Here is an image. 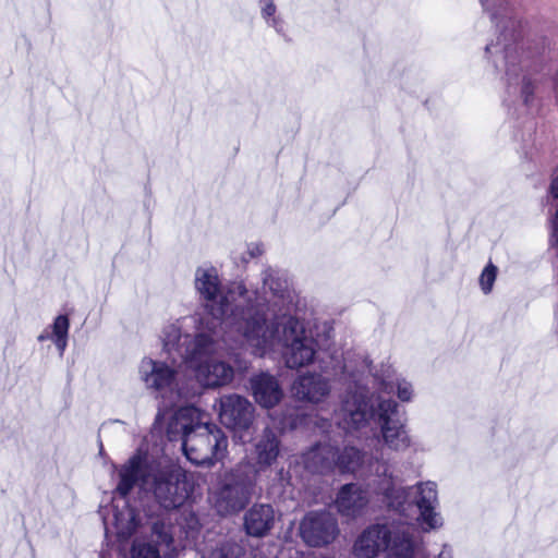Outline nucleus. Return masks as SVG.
<instances>
[{
  "instance_id": "obj_22",
  "label": "nucleus",
  "mask_w": 558,
  "mask_h": 558,
  "mask_svg": "<svg viewBox=\"0 0 558 558\" xmlns=\"http://www.w3.org/2000/svg\"><path fill=\"white\" fill-rule=\"evenodd\" d=\"M251 384L256 402L264 408L275 407L283 396L277 379L269 374L255 376Z\"/></svg>"
},
{
  "instance_id": "obj_1",
  "label": "nucleus",
  "mask_w": 558,
  "mask_h": 558,
  "mask_svg": "<svg viewBox=\"0 0 558 558\" xmlns=\"http://www.w3.org/2000/svg\"><path fill=\"white\" fill-rule=\"evenodd\" d=\"M264 283L269 289V296L243 316L245 322L239 326L241 337L238 341L260 357L282 353L289 368L311 365L317 344L296 317L298 295L290 288L287 276L268 268Z\"/></svg>"
},
{
  "instance_id": "obj_12",
  "label": "nucleus",
  "mask_w": 558,
  "mask_h": 558,
  "mask_svg": "<svg viewBox=\"0 0 558 558\" xmlns=\"http://www.w3.org/2000/svg\"><path fill=\"white\" fill-rule=\"evenodd\" d=\"M215 407L221 424L232 429L235 436L244 441V434L254 418L253 404L244 397L231 393L221 396Z\"/></svg>"
},
{
  "instance_id": "obj_11",
  "label": "nucleus",
  "mask_w": 558,
  "mask_h": 558,
  "mask_svg": "<svg viewBox=\"0 0 558 558\" xmlns=\"http://www.w3.org/2000/svg\"><path fill=\"white\" fill-rule=\"evenodd\" d=\"M383 475L380 476L377 489L381 493L387 500L388 507L403 512L404 505L409 498L417 509H423L432 506H439L437 485L434 482H420L410 487H396L393 478L387 473V468L381 465Z\"/></svg>"
},
{
  "instance_id": "obj_24",
  "label": "nucleus",
  "mask_w": 558,
  "mask_h": 558,
  "mask_svg": "<svg viewBox=\"0 0 558 558\" xmlns=\"http://www.w3.org/2000/svg\"><path fill=\"white\" fill-rule=\"evenodd\" d=\"M70 319L66 315H58L37 337L39 342L50 340L62 356L68 347Z\"/></svg>"
},
{
  "instance_id": "obj_16",
  "label": "nucleus",
  "mask_w": 558,
  "mask_h": 558,
  "mask_svg": "<svg viewBox=\"0 0 558 558\" xmlns=\"http://www.w3.org/2000/svg\"><path fill=\"white\" fill-rule=\"evenodd\" d=\"M368 504V490L356 483L341 486L335 499V507L338 513L351 520L362 517Z\"/></svg>"
},
{
  "instance_id": "obj_27",
  "label": "nucleus",
  "mask_w": 558,
  "mask_h": 558,
  "mask_svg": "<svg viewBox=\"0 0 558 558\" xmlns=\"http://www.w3.org/2000/svg\"><path fill=\"white\" fill-rule=\"evenodd\" d=\"M260 15L265 23L280 32L282 28V21L277 14V5L274 0H260L259 1Z\"/></svg>"
},
{
  "instance_id": "obj_33",
  "label": "nucleus",
  "mask_w": 558,
  "mask_h": 558,
  "mask_svg": "<svg viewBox=\"0 0 558 558\" xmlns=\"http://www.w3.org/2000/svg\"><path fill=\"white\" fill-rule=\"evenodd\" d=\"M436 558H453L452 549L448 545H444Z\"/></svg>"
},
{
  "instance_id": "obj_7",
  "label": "nucleus",
  "mask_w": 558,
  "mask_h": 558,
  "mask_svg": "<svg viewBox=\"0 0 558 558\" xmlns=\"http://www.w3.org/2000/svg\"><path fill=\"white\" fill-rule=\"evenodd\" d=\"M184 369L186 368L183 363L177 366L166 361L144 357L138 365V377L148 390L175 404L195 395Z\"/></svg>"
},
{
  "instance_id": "obj_18",
  "label": "nucleus",
  "mask_w": 558,
  "mask_h": 558,
  "mask_svg": "<svg viewBox=\"0 0 558 558\" xmlns=\"http://www.w3.org/2000/svg\"><path fill=\"white\" fill-rule=\"evenodd\" d=\"M292 391L299 400L318 404L329 397L331 384L318 373H306L295 379Z\"/></svg>"
},
{
  "instance_id": "obj_5",
  "label": "nucleus",
  "mask_w": 558,
  "mask_h": 558,
  "mask_svg": "<svg viewBox=\"0 0 558 558\" xmlns=\"http://www.w3.org/2000/svg\"><path fill=\"white\" fill-rule=\"evenodd\" d=\"M206 415L193 405L180 407L168 425V436L181 435L183 451L195 465L210 466L221 460L228 440L220 428L205 421Z\"/></svg>"
},
{
  "instance_id": "obj_19",
  "label": "nucleus",
  "mask_w": 558,
  "mask_h": 558,
  "mask_svg": "<svg viewBox=\"0 0 558 558\" xmlns=\"http://www.w3.org/2000/svg\"><path fill=\"white\" fill-rule=\"evenodd\" d=\"M375 381L378 388L387 393L395 392L402 402H410L413 399L414 390L411 383L397 376L390 365H381L380 369L374 373Z\"/></svg>"
},
{
  "instance_id": "obj_2",
  "label": "nucleus",
  "mask_w": 558,
  "mask_h": 558,
  "mask_svg": "<svg viewBox=\"0 0 558 558\" xmlns=\"http://www.w3.org/2000/svg\"><path fill=\"white\" fill-rule=\"evenodd\" d=\"M135 485L153 492L157 501L166 509L182 506L190 495V485L180 470L148 465L144 456L134 454L119 470L117 492L120 497L113 499L110 509L101 507L100 510L106 532L108 533L112 526L117 536L122 539L130 537L141 522L125 499Z\"/></svg>"
},
{
  "instance_id": "obj_4",
  "label": "nucleus",
  "mask_w": 558,
  "mask_h": 558,
  "mask_svg": "<svg viewBox=\"0 0 558 558\" xmlns=\"http://www.w3.org/2000/svg\"><path fill=\"white\" fill-rule=\"evenodd\" d=\"M266 270L263 272L265 276ZM194 286L209 314L221 320L228 340L238 341L241 337L240 325H244L243 316L247 311L257 308L258 303H265L269 289L263 282V294L250 291L242 282L232 283L227 291L221 286L218 271L213 266H201L194 275Z\"/></svg>"
},
{
  "instance_id": "obj_13",
  "label": "nucleus",
  "mask_w": 558,
  "mask_h": 558,
  "mask_svg": "<svg viewBox=\"0 0 558 558\" xmlns=\"http://www.w3.org/2000/svg\"><path fill=\"white\" fill-rule=\"evenodd\" d=\"M338 534L337 519L328 511L308 512L300 523V535L312 547L329 545Z\"/></svg>"
},
{
  "instance_id": "obj_14",
  "label": "nucleus",
  "mask_w": 558,
  "mask_h": 558,
  "mask_svg": "<svg viewBox=\"0 0 558 558\" xmlns=\"http://www.w3.org/2000/svg\"><path fill=\"white\" fill-rule=\"evenodd\" d=\"M175 551L170 529L156 522L149 537H136L133 541L131 558H173Z\"/></svg>"
},
{
  "instance_id": "obj_20",
  "label": "nucleus",
  "mask_w": 558,
  "mask_h": 558,
  "mask_svg": "<svg viewBox=\"0 0 558 558\" xmlns=\"http://www.w3.org/2000/svg\"><path fill=\"white\" fill-rule=\"evenodd\" d=\"M279 454V440L277 435L266 427L260 436L256 438L254 445L253 459L254 465H251L256 473L270 466Z\"/></svg>"
},
{
  "instance_id": "obj_15",
  "label": "nucleus",
  "mask_w": 558,
  "mask_h": 558,
  "mask_svg": "<svg viewBox=\"0 0 558 558\" xmlns=\"http://www.w3.org/2000/svg\"><path fill=\"white\" fill-rule=\"evenodd\" d=\"M386 558H428L408 524H390Z\"/></svg>"
},
{
  "instance_id": "obj_26",
  "label": "nucleus",
  "mask_w": 558,
  "mask_h": 558,
  "mask_svg": "<svg viewBox=\"0 0 558 558\" xmlns=\"http://www.w3.org/2000/svg\"><path fill=\"white\" fill-rule=\"evenodd\" d=\"M361 461L362 453L354 447H348L340 454L336 452L333 466H338L341 472H354L360 468Z\"/></svg>"
},
{
  "instance_id": "obj_32",
  "label": "nucleus",
  "mask_w": 558,
  "mask_h": 558,
  "mask_svg": "<svg viewBox=\"0 0 558 558\" xmlns=\"http://www.w3.org/2000/svg\"><path fill=\"white\" fill-rule=\"evenodd\" d=\"M247 254L251 258L263 254V246L259 243H251L247 245Z\"/></svg>"
},
{
  "instance_id": "obj_31",
  "label": "nucleus",
  "mask_w": 558,
  "mask_h": 558,
  "mask_svg": "<svg viewBox=\"0 0 558 558\" xmlns=\"http://www.w3.org/2000/svg\"><path fill=\"white\" fill-rule=\"evenodd\" d=\"M341 378L343 380H353V381H356L355 379V371L354 368L351 366L350 362L348 360L344 361L343 365H342V369H341Z\"/></svg>"
},
{
  "instance_id": "obj_3",
  "label": "nucleus",
  "mask_w": 558,
  "mask_h": 558,
  "mask_svg": "<svg viewBox=\"0 0 558 558\" xmlns=\"http://www.w3.org/2000/svg\"><path fill=\"white\" fill-rule=\"evenodd\" d=\"M337 425L352 434L366 427L371 420L378 425L373 458L379 461L384 451L404 452L413 445L405 421L398 416V404L392 399H368L364 390L348 391L335 411Z\"/></svg>"
},
{
  "instance_id": "obj_21",
  "label": "nucleus",
  "mask_w": 558,
  "mask_h": 558,
  "mask_svg": "<svg viewBox=\"0 0 558 558\" xmlns=\"http://www.w3.org/2000/svg\"><path fill=\"white\" fill-rule=\"evenodd\" d=\"M275 523V511L269 505H254L244 517V527L248 535L262 537Z\"/></svg>"
},
{
  "instance_id": "obj_17",
  "label": "nucleus",
  "mask_w": 558,
  "mask_h": 558,
  "mask_svg": "<svg viewBox=\"0 0 558 558\" xmlns=\"http://www.w3.org/2000/svg\"><path fill=\"white\" fill-rule=\"evenodd\" d=\"M390 524L375 523L364 529L355 538L352 553L356 558H376L385 554Z\"/></svg>"
},
{
  "instance_id": "obj_23",
  "label": "nucleus",
  "mask_w": 558,
  "mask_h": 558,
  "mask_svg": "<svg viewBox=\"0 0 558 558\" xmlns=\"http://www.w3.org/2000/svg\"><path fill=\"white\" fill-rule=\"evenodd\" d=\"M336 450L328 444L318 445L302 456L304 468L313 473H324L333 468Z\"/></svg>"
},
{
  "instance_id": "obj_25",
  "label": "nucleus",
  "mask_w": 558,
  "mask_h": 558,
  "mask_svg": "<svg viewBox=\"0 0 558 558\" xmlns=\"http://www.w3.org/2000/svg\"><path fill=\"white\" fill-rule=\"evenodd\" d=\"M439 506H432L418 510L416 518L417 524L422 532L428 533L432 531H438L444 525V518L438 510Z\"/></svg>"
},
{
  "instance_id": "obj_30",
  "label": "nucleus",
  "mask_w": 558,
  "mask_h": 558,
  "mask_svg": "<svg viewBox=\"0 0 558 558\" xmlns=\"http://www.w3.org/2000/svg\"><path fill=\"white\" fill-rule=\"evenodd\" d=\"M483 10L490 14L492 19H495L500 11L506 10L504 8V0H480Z\"/></svg>"
},
{
  "instance_id": "obj_10",
  "label": "nucleus",
  "mask_w": 558,
  "mask_h": 558,
  "mask_svg": "<svg viewBox=\"0 0 558 558\" xmlns=\"http://www.w3.org/2000/svg\"><path fill=\"white\" fill-rule=\"evenodd\" d=\"M215 325L204 323L197 316H184L166 323L160 332L162 348L168 354L177 353L186 364V351L193 348L198 335L210 338L215 335Z\"/></svg>"
},
{
  "instance_id": "obj_9",
  "label": "nucleus",
  "mask_w": 558,
  "mask_h": 558,
  "mask_svg": "<svg viewBox=\"0 0 558 558\" xmlns=\"http://www.w3.org/2000/svg\"><path fill=\"white\" fill-rule=\"evenodd\" d=\"M256 470L251 464L236 465L228 473L213 494V502L221 515L234 514L245 508L252 498Z\"/></svg>"
},
{
  "instance_id": "obj_8",
  "label": "nucleus",
  "mask_w": 558,
  "mask_h": 558,
  "mask_svg": "<svg viewBox=\"0 0 558 558\" xmlns=\"http://www.w3.org/2000/svg\"><path fill=\"white\" fill-rule=\"evenodd\" d=\"M217 341L215 335L203 338L198 335L193 348L187 349L186 369L194 373L195 379L204 387H217L230 383L233 378V368L217 359Z\"/></svg>"
},
{
  "instance_id": "obj_28",
  "label": "nucleus",
  "mask_w": 558,
  "mask_h": 558,
  "mask_svg": "<svg viewBox=\"0 0 558 558\" xmlns=\"http://www.w3.org/2000/svg\"><path fill=\"white\" fill-rule=\"evenodd\" d=\"M498 268L493 263H488L482 270L478 277V284L481 291L487 295L492 293L494 283L497 279Z\"/></svg>"
},
{
  "instance_id": "obj_6",
  "label": "nucleus",
  "mask_w": 558,
  "mask_h": 558,
  "mask_svg": "<svg viewBox=\"0 0 558 558\" xmlns=\"http://www.w3.org/2000/svg\"><path fill=\"white\" fill-rule=\"evenodd\" d=\"M486 53L494 59L495 66L504 74L508 93L521 97L523 95V68L520 22L505 25L496 43L486 46Z\"/></svg>"
},
{
  "instance_id": "obj_29",
  "label": "nucleus",
  "mask_w": 558,
  "mask_h": 558,
  "mask_svg": "<svg viewBox=\"0 0 558 558\" xmlns=\"http://www.w3.org/2000/svg\"><path fill=\"white\" fill-rule=\"evenodd\" d=\"M207 558H244V551L238 544H227L214 550Z\"/></svg>"
}]
</instances>
